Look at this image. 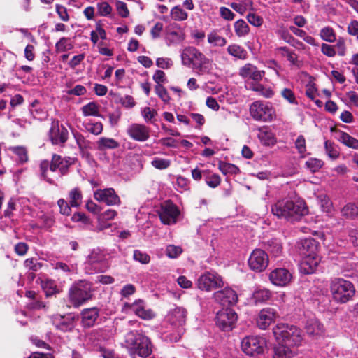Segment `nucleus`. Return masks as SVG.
Masks as SVG:
<instances>
[{
    "label": "nucleus",
    "mask_w": 358,
    "mask_h": 358,
    "mask_svg": "<svg viewBox=\"0 0 358 358\" xmlns=\"http://www.w3.org/2000/svg\"><path fill=\"white\" fill-rule=\"evenodd\" d=\"M75 163V158L64 157L54 154L51 162L43 160L40 164L41 178L47 182L55 185V172L59 171V176L62 177L68 174L69 168Z\"/></svg>",
    "instance_id": "1"
},
{
    "label": "nucleus",
    "mask_w": 358,
    "mask_h": 358,
    "mask_svg": "<svg viewBox=\"0 0 358 358\" xmlns=\"http://www.w3.org/2000/svg\"><path fill=\"white\" fill-rule=\"evenodd\" d=\"M271 212L278 218L294 222L306 215L308 210L303 201L285 198L278 200L271 206Z\"/></svg>",
    "instance_id": "2"
},
{
    "label": "nucleus",
    "mask_w": 358,
    "mask_h": 358,
    "mask_svg": "<svg viewBox=\"0 0 358 358\" xmlns=\"http://www.w3.org/2000/svg\"><path fill=\"white\" fill-rule=\"evenodd\" d=\"M180 57L182 65L192 68L199 74L208 73L211 69V61L194 47L184 48Z\"/></svg>",
    "instance_id": "3"
},
{
    "label": "nucleus",
    "mask_w": 358,
    "mask_h": 358,
    "mask_svg": "<svg viewBox=\"0 0 358 358\" xmlns=\"http://www.w3.org/2000/svg\"><path fill=\"white\" fill-rule=\"evenodd\" d=\"M125 343L133 358L148 357L152 352L150 339L141 332L131 331L125 336Z\"/></svg>",
    "instance_id": "4"
},
{
    "label": "nucleus",
    "mask_w": 358,
    "mask_h": 358,
    "mask_svg": "<svg viewBox=\"0 0 358 358\" xmlns=\"http://www.w3.org/2000/svg\"><path fill=\"white\" fill-rule=\"evenodd\" d=\"M187 310L182 307H175L171 309L164 318V322L169 324L174 334L165 335L166 340L170 342H177L183 332L182 326L186 322Z\"/></svg>",
    "instance_id": "5"
},
{
    "label": "nucleus",
    "mask_w": 358,
    "mask_h": 358,
    "mask_svg": "<svg viewBox=\"0 0 358 358\" xmlns=\"http://www.w3.org/2000/svg\"><path fill=\"white\" fill-rule=\"evenodd\" d=\"M330 292L335 301L345 303L352 300L355 294V288L351 282L338 278L331 280Z\"/></svg>",
    "instance_id": "6"
},
{
    "label": "nucleus",
    "mask_w": 358,
    "mask_h": 358,
    "mask_svg": "<svg viewBox=\"0 0 358 358\" xmlns=\"http://www.w3.org/2000/svg\"><path fill=\"white\" fill-rule=\"evenodd\" d=\"M273 334L278 342H282L292 347L300 345L303 340L301 331L296 326L287 324H278L273 329Z\"/></svg>",
    "instance_id": "7"
},
{
    "label": "nucleus",
    "mask_w": 358,
    "mask_h": 358,
    "mask_svg": "<svg viewBox=\"0 0 358 358\" xmlns=\"http://www.w3.org/2000/svg\"><path fill=\"white\" fill-rule=\"evenodd\" d=\"M92 296L90 282L81 280L74 283L69 290V299L73 306L78 308Z\"/></svg>",
    "instance_id": "8"
},
{
    "label": "nucleus",
    "mask_w": 358,
    "mask_h": 358,
    "mask_svg": "<svg viewBox=\"0 0 358 358\" xmlns=\"http://www.w3.org/2000/svg\"><path fill=\"white\" fill-rule=\"evenodd\" d=\"M85 264L86 268L90 273H103L110 267L107 255L99 248L90 251L87 257Z\"/></svg>",
    "instance_id": "9"
},
{
    "label": "nucleus",
    "mask_w": 358,
    "mask_h": 358,
    "mask_svg": "<svg viewBox=\"0 0 358 358\" xmlns=\"http://www.w3.org/2000/svg\"><path fill=\"white\" fill-rule=\"evenodd\" d=\"M252 117L256 120L271 122L275 118V110L268 102L255 101L250 107Z\"/></svg>",
    "instance_id": "10"
},
{
    "label": "nucleus",
    "mask_w": 358,
    "mask_h": 358,
    "mask_svg": "<svg viewBox=\"0 0 358 358\" xmlns=\"http://www.w3.org/2000/svg\"><path fill=\"white\" fill-rule=\"evenodd\" d=\"M196 285L199 289L209 292L222 287L224 281L217 273L206 271L198 278Z\"/></svg>",
    "instance_id": "11"
},
{
    "label": "nucleus",
    "mask_w": 358,
    "mask_h": 358,
    "mask_svg": "<svg viewBox=\"0 0 358 358\" xmlns=\"http://www.w3.org/2000/svg\"><path fill=\"white\" fill-rule=\"evenodd\" d=\"M238 320L236 313L231 308H222L217 313L215 324L223 331H231Z\"/></svg>",
    "instance_id": "12"
},
{
    "label": "nucleus",
    "mask_w": 358,
    "mask_h": 358,
    "mask_svg": "<svg viewBox=\"0 0 358 358\" xmlns=\"http://www.w3.org/2000/svg\"><path fill=\"white\" fill-rule=\"evenodd\" d=\"M266 345V340L263 337L249 336L242 340L241 348L246 355L255 356L262 353Z\"/></svg>",
    "instance_id": "13"
},
{
    "label": "nucleus",
    "mask_w": 358,
    "mask_h": 358,
    "mask_svg": "<svg viewBox=\"0 0 358 358\" xmlns=\"http://www.w3.org/2000/svg\"><path fill=\"white\" fill-rule=\"evenodd\" d=\"M157 213L164 224L171 225L176 223L180 213L177 206L168 200L161 204Z\"/></svg>",
    "instance_id": "14"
},
{
    "label": "nucleus",
    "mask_w": 358,
    "mask_h": 358,
    "mask_svg": "<svg viewBox=\"0 0 358 358\" xmlns=\"http://www.w3.org/2000/svg\"><path fill=\"white\" fill-rule=\"evenodd\" d=\"M268 262V256L265 251L255 249L249 257L248 266L255 272H262L267 268Z\"/></svg>",
    "instance_id": "15"
},
{
    "label": "nucleus",
    "mask_w": 358,
    "mask_h": 358,
    "mask_svg": "<svg viewBox=\"0 0 358 358\" xmlns=\"http://www.w3.org/2000/svg\"><path fill=\"white\" fill-rule=\"evenodd\" d=\"M213 296L215 301L222 306H234L238 302L236 292L229 287L215 292Z\"/></svg>",
    "instance_id": "16"
},
{
    "label": "nucleus",
    "mask_w": 358,
    "mask_h": 358,
    "mask_svg": "<svg viewBox=\"0 0 358 358\" xmlns=\"http://www.w3.org/2000/svg\"><path fill=\"white\" fill-rule=\"evenodd\" d=\"M127 134L134 141L145 142L150 136V129L143 124L132 123L128 126Z\"/></svg>",
    "instance_id": "17"
},
{
    "label": "nucleus",
    "mask_w": 358,
    "mask_h": 358,
    "mask_svg": "<svg viewBox=\"0 0 358 358\" xmlns=\"http://www.w3.org/2000/svg\"><path fill=\"white\" fill-rule=\"evenodd\" d=\"M124 307L129 308L136 316L145 320H152L155 317L154 311L142 299H137L132 303H126Z\"/></svg>",
    "instance_id": "18"
},
{
    "label": "nucleus",
    "mask_w": 358,
    "mask_h": 358,
    "mask_svg": "<svg viewBox=\"0 0 358 358\" xmlns=\"http://www.w3.org/2000/svg\"><path fill=\"white\" fill-rule=\"evenodd\" d=\"M94 198L107 206L120 204V199L113 188L99 189L94 192Z\"/></svg>",
    "instance_id": "19"
},
{
    "label": "nucleus",
    "mask_w": 358,
    "mask_h": 358,
    "mask_svg": "<svg viewBox=\"0 0 358 358\" xmlns=\"http://www.w3.org/2000/svg\"><path fill=\"white\" fill-rule=\"evenodd\" d=\"M185 39L184 29L179 24H173L167 27L165 40L168 46L179 44Z\"/></svg>",
    "instance_id": "20"
},
{
    "label": "nucleus",
    "mask_w": 358,
    "mask_h": 358,
    "mask_svg": "<svg viewBox=\"0 0 358 358\" xmlns=\"http://www.w3.org/2000/svg\"><path fill=\"white\" fill-rule=\"evenodd\" d=\"M278 317V313L272 308H265L259 313L257 324L261 329H266L271 324L274 323Z\"/></svg>",
    "instance_id": "21"
},
{
    "label": "nucleus",
    "mask_w": 358,
    "mask_h": 358,
    "mask_svg": "<svg viewBox=\"0 0 358 358\" xmlns=\"http://www.w3.org/2000/svg\"><path fill=\"white\" fill-rule=\"evenodd\" d=\"M68 135V130L64 126H59L57 121L52 122L49 131V136L52 144H64L67 141Z\"/></svg>",
    "instance_id": "22"
},
{
    "label": "nucleus",
    "mask_w": 358,
    "mask_h": 358,
    "mask_svg": "<svg viewBox=\"0 0 358 358\" xmlns=\"http://www.w3.org/2000/svg\"><path fill=\"white\" fill-rule=\"evenodd\" d=\"M292 278L291 273L287 269L282 268H276L269 274V280L272 284L280 287L288 285Z\"/></svg>",
    "instance_id": "23"
},
{
    "label": "nucleus",
    "mask_w": 358,
    "mask_h": 358,
    "mask_svg": "<svg viewBox=\"0 0 358 358\" xmlns=\"http://www.w3.org/2000/svg\"><path fill=\"white\" fill-rule=\"evenodd\" d=\"M53 324L55 327L62 331H70L76 326V317L72 314L67 315H55L53 319Z\"/></svg>",
    "instance_id": "24"
},
{
    "label": "nucleus",
    "mask_w": 358,
    "mask_h": 358,
    "mask_svg": "<svg viewBox=\"0 0 358 358\" xmlns=\"http://www.w3.org/2000/svg\"><path fill=\"white\" fill-rule=\"evenodd\" d=\"M240 75L243 78L252 80L258 83L264 76L265 71L259 70L255 66L248 63L240 69Z\"/></svg>",
    "instance_id": "25"
},
{
    "label": "nucleus",
    "mask_w": 358,
    "mask_h": 358,
    "mask_svg": "<svg viewBox=\"0 0 358 358\" xmlns=\"http://www.w3.org/2000/svg\"><path fill=\"white\" fill-rule=\"evenodd\" d=\"M297 247L302 257L317 254L318 243L312 238L301 239L297 243Z\"/></svg>",
    "instance_id": "26"
},
{
    "label": "nucleus",
    "mask_w": 358,
    "mask_h": 358,
    "mask_svg": "<svg viewBox=\"0 0 358 358\" xmlns=\"http://www.w3.org/2000/svg\"><path fill=\"white\" fill-rule=\"evenodd\" d=\"M320 262V258L317 254L303 257L300 264L301 272L307 275L313 273L316 271Z\"/></svg>",
    "instance_id": "27"
},
{
    "label": "nucleus",
    "mask_w": 358,
    "mask_h": 358,
    "mask_svg": "<svg viewBox=\"0 0 358 358\" xmlns=\"http://www.w3.org/2000/svg\"><path fill=\"white\" fill-rule=\"evenodd\" d=\"M297 353L296 348L282 342H278L274 347L273 358H293Z\"/></svg>",
    "instance_id": "28"
},
{
    "label": "nucleus",
    "mask_w": 358,
    "mask_h": 358,
    "mask_svg": "<svg viewBox=\"0 0 358 358\" xmlns=\"http://www.w3.org/2000/svg\"><path fill=\"white\" fill-rule=\"evenodd\" d=\"M80 315L83 326L90 328L94 325L99 314L96 308H90L83 310Z\"/></svg>",
    "instance_id": "29"
},
{
    "label": "nucleus",
    "mask_w": 358,
    "mask_h": 358,
    "mask_svg": "<svg viewBox=\"0 0 358 358\" xmlns=\"http://www.w3.org/2000/svg\"><path fill=\"white\" fill-rule=\"evenodd\" d=\"M257 136L264 145L273 146L276 143L274 134L268 127L259 128Z\"/></svg>",
    "instance_id": "30"
},
{
    "label": "nucleus",
    "mask_w": 358,
    "mask_h": 358,
    "mask_svg": "<svg viewBox=\"0 0 358 358\" xmlns=\"http://www.w3.org/2000/svg\"><path fill=\"white\" fill-rule=\"evenodd\" d=\"M306 333L311 336H321L324 333L323 325L315 318L309 319L306 324Z\"/></svg>",
    "instance_id": "31"
},
{
    "label": "nucleus",
    "mask_w": 358,
    "mask_h": 358,
    "mask_svg": "<svg viewBox=\"0 0 358 358\" xmlns=\"http://www.w3.org/2000/svg\"><path fill=\"white\" fill-rule=\"evenodd\" d=\"M227 51L229 55L236 59L244 60L248 57V52L243 47L238 44L229 45L227 48Z\"/></svg>",
    "instance_id": "32"
},
{
    "label": "nucleus",
    "mask_w": 358,
    "mask_h": 358,
    "mask_svg": "<svg viewBox=\"0 0 358 358\" xmlns=\"http://www.w3.org/2000/svg\"><path fill=\"white\" fill-rule=\"evenodd\" d=\"M118 147L119 143L112 138L101 137L96 141V149L100 151L115 149Z\"/></svg>",
    "instance_id": "33"
},
{
    "label": "nucleus",
    "mask_w": 358,
    "mask_h": 358,
    "mask_svg": "<svg viewBox=\"0 0 358 358\" xmlns=\"http://www.w3.org/2000/svg\"><path fill=\"white\" fill-rule=\"evenodd\" d=\"M342 216L347 219H355L358 216V205L355 203H348L341 210Z\"/></svg>",
    "instance_id": "34"
},
{
    "label": "nucleus",
    "mask_w": 358,
    "mask_h": 358,
    "mask_svg": "<svg viewBox=\"0 0 358 358\" xmlns=\"http://www.w3.org/2000/svg\"><path fill=\"white\" fill-rule=\"evenodd\" d=\"M82 192L78 187L73 188L69 192V201L71 207H79L82 203Z\"/></svg>",
    "instance_id": "35"
},
{
    "label": "nucleus",
    "mask_w": 358,
    "mask_h": 358,
    "mask_svg": "<svg viewBox=\"0 0 358 358\" xmlns=\"http://www.w3.org/2000/svg\"><path fill=\"white\" fill-rule=\"evenodd\" d=\"M271 296V292L266 288H258L252 294V299L256 303H264Z\"/></svg>",
    "instance_id": "36"
},
{
    "label": "nucleus",
    "mask_w": 358,
    "mask_h": 358,
    "mask_svg": "<svg viewBox=\"0 0 358 358\" xmlns=\"http://www.w3.org/2000/svg\"><path fill=\"white\" fill-rule=\"evenodd\" d=\"M338 140L345 145L354 149H358V140L350 136L348 134L340 131L338 134Z\"/></svg>",
    "instance_id": "37"
},
{
    "label": "nucleus",
    "mask_w": 358,
    "mask_h": 358,
    "mask_svg": "<svg viewBox=\"0 0 358 358\" xmlns=\"http://www.w3.org/2000/svg\"><path fill=\"white\" fill-rule=\"evenodd\" d=\"M83 125L88 132L94 135H99L103 131V124L100 122L85 120Z\"/></svg>",
    "instance_id": "38"
},
{
    "label": "nucleus",
    "mask_w": 358,
    "mask_h": 358,
    "mask_svg": "<svg viewBox=\"0 0 358 358\" xmlns=\"http://www.w3.org/2000/svg\"><path fill=\"white\" fill-rule=\"evenodd\" d=\"M81 111L85 117L88 116H99V105L94 101L88 103L81 108Z\"/></svg>",
    "instance_id": "39"
},
{
    "label": "nucleus",
    "mask_w": 358,
    "mask_h": 358,
    "mask_svg": "<svg viewBox=\"0 0 358 358\" xmlns=\"http://www.w3.org/2000/svg\"><path fill=\"white\" fill-rule=\"evenodd\" d=\"M116 215L117 212L113 209H108L103 213H101L99 216V222L100 228L103 229L109 227L110 225L106 224H105V222L106 221L113 220Z\"/></svg>",
    "instance_id": "40"
},
{
    "label": "nucleus",
    "mask_w": 358,
    "mask_h": 358,
    "mask_svg": "<svg viewBox=\"0 0 358 358\" xmlns=\"http://www.w3.org/2000/svg\"><path fill=\"white\" fill-rule=\"evenodd\" d=\"M251 90L258 92L260 95L265 98H271L274 96L275 93L271 87H266L259 83L252 84Z\"/></svg>",
    "instance_id": "41"
},
{
    "label": "nucleus",
    "mask_w": 358,
    "mask_h": 358,
    "mask_svg": "<svg viewBox=\"0 0 358 358\" xmlns=\"http://www.w3.org/2000/svg\"><path fill=\"white\" fill-rule=\"evenodd\" d=\"M8 150L11 151L17 156L18 162L21 164L28 161L27 150L24 146H11L8 148Z\"/></svg>",
    "instance_id": "42"
},
{
    "label": "nucleus",
    "mask_w": 358,
    "mask_h": 358,
    "mask_svg": "<svg viewBox=\"0 0 358 358\" xmlns=\"http://www.w3.org/2000/svg\"><path fill=\"white\" fill-rule=\"evenodd\" d=\"M234 31L237 36L243 37L248 34L250 28L243 20H238L234 23Z\"/></svg>",
    "instance_id": "43"
},
{
    "label": "nucleus",
    "mask_w": 358,
    "mask_h": 358,
    "mask_svg": "<svg viewBox=\"0 0 358 358\" xmlns=\"http://www.w3.org/2000/svg\"><path fill=\"white\" fill-rule=\"evenodd\" d=\"M73 44L69 38L62 37L55 44L57 52H62L71 50Z\"/></svg>",
    "instance_id": "44"
},
{
    "label": "nucleus",
    "mask_w": 358,
    "mask_h": 358,
    "mask_svg": "<svg viewBox=\"0 0 358 358\" xmlns=\"http://www.w3.org/2000/svg\"><path fill=\"white\" fill-rule=\"evenodd\" d=\"M320 38L327 42L333 43L336 41V33L334 29L327 26L323 27L320 32Z\"/></svg>",
    "instance_id": "45"
},
{
    "label": "nucleus",
    "mask_w": 358,
    "mask_h": 358,
    "mask_svg": "<svg viewBox=\"0 0 358 358\" xmlns=\"http://www.w3.org/2000/svg\"><path fill=\"white\" fill-rule=\"evenodd\" d=\"M323 165L322 160L315 157L309 158L305 163L306 167L312 173L317 172Z\"/></svg>",
    "instance_id": "46"
},
{
    "label": "nucleus",
    "mask_w": 358,
    "mask_h": 358,
    "mask_svg": "<svg viewBox=\"0 0 358 358\" xmlns=\"http://www.w3.org/2000/svg\"><path fill=\"white\" fill-rule=\"evenodd\" d=\"M208 42L213 46L222 47L226 45L227 40L217 33L211 32L208 35Z\"/></svg>",
    "instance_id": "47"
},
{
    "label": "nucleus",
    "mask_w": 358,
    "mask_h": 358,
    "mask_svg": "<svg viewBox=\"0 0 358 358\" xmlns=\"http://www.w3.org/2000/svg\"><path fill=\"white\" fill-rule=\"evenodd\" d=\"M150 164L157 169L165 170L171 166V162L169 159L155 157L152 159Z\"/></svg>",
    "instance_id": "48"
},
{
    "label": "nucleus",
    "mask_w": 358,
    "mask_h": 358,
    "mask_svg": "<svg viewBox=\"0 0 358 358\" xmlns=\"http://www.w3.org/2000/svg\"><path fill=\"white\" fill-rule=\"evenodd\" d=\"M268 250L275 257H278L282 252V245L279 240L272 239L268 242Z\"/></svg>",
    "instance_id": "49"
},
{
    "label": "nucleus",
    "mask_w": 358,
    "mask_h": 358,
    "mask_svg": "<svg viewBox=\"0 0 358 358\" xmlns=\"http://www.w3.org/2000/svg\"><path fill=\"white\" fill-rule=\"evenodd\" d=\"M171 16L176 21H184L187 19L188 14L182 8L176 6L171 10Z\"/></svg>",
    "instance_id": "50"
},
{
    "label": "nucleus",
    "mask_w": 358,
    "mask_h": 358,
    "mask_svg": "<svg viewBox=\"0 0 358 358\" xmlns=\"http://www.w3.org/2000/svg\"><path fill=\"white\" fill-rule=\"evenodd\" d=\"M157 115V111L150 107H145L141 109V115L147 123H154Z\"/></svg>",
    "instance_id": "51"
},
{
    "label": "nucleus",
    "mask_w": 358,
    "mask_h": 358,
    "mask_svg": "<svg viewBox=\"0 0 358 358\" xmlns=\"http://www.w3.org/2000/svg\"><path fill=\"white\" fill-rule=\"evenodd\" d=\"M24 265L26 268L36 272L39 271L43 264L37 258L32 257L27 259L24 262Z\"/></svg>",
    "instance_id": "52"
},
{
    "label": "nucleus",
    "mask_w": 358,
    "mask_h": 358,
    "mask_svg": "<svg viewBox=\"0 0 358 358\" xmlns=\"http://www.w3.org/2000/svg\"><path fill=\"white\" fill-rule=\"evenodd\" d=\"M280 94L282 97L286 100L289 103L292 105H298V101L296 100V96L290 88L285 87L283 88Z\"/></svg>",
    "instance_id": "53"
},
{
    "label": "nucleus",
    "mask_w": 358,
    "mask_h": 358,
    "mask_svg": "<svg viewBox=\"0 0 358 358\" xmlns=\"http://www.w3.org/2000/svg\"><path fill=\"white\" fill-rule=\"evenodd\" d=\"M319 199L322 210L331 214L333 210V204L330 199L327 195H321Z\"/></svg>",
    "instance_id": "54"
},
{
    "label": "nucleus",
    "mask_w": 358,
    "mask_h": 358,
    "mask_svg": "<svg viewBox=\"0 0 358 358\" xmlns=\"http://www.w3.org/2000/svg\"><path fill=\"white\" fill-rule=\"evenodd\" d=\"M182 252V249L179 245H168L165 250L166 256L171 259L177 258Z\"/></svg>",
    "instance_id": "55"
},
{
    "label": "nucleus",
    "mask_w": 358,
    "mask_h": 358,
    "mask_svg": "<svg viewBox=\"0 0 358 358\" xmlns=\"http://www.w3.org/2000/svg\"><path fill=\"white\" fill-rule=\"evenodd\" d=\"M219 169L220 171L224 175L236 174L238 172V168L236 166L229 163H220Z\"/></svg>",
    "instance_id": "56"
},
{
    "label": "nucleus",
    "mask_w": 358,
    "mask_h": 358,
    "mask_svg": "<svg viewBox=\"0 0 358 358\" xmlns=\"http://www.w3.org/2000/svg\"><path fill=\"white\" fill-rule=\"evenodd\" d=\"M206 183L211 188H215L220 185L221 179L219 175L215 173L205 176Z\"/></svg>",
    "instance_id": "57"
},
{
    "label": "nucleus",
    "mask_w": 358,
    "mask_h": 358,
    "mask_svg": "<svg viewBox=\"0 0 358 358\" xmlns=\"http://www.w3.org/2000/svg\"><path fill=\"white\" fill-rule=\"evenodd\" d=\"M133 257L135 261L143 264H147L150 261V257L149 255L138 250L134 251Z\"/></svg>",
    "instance_id": "58"
},
{
    "label": "nucleus",
    "mask_w": 358,
    "mask_h": 358,
    "mask_svg": "<svg viewBox=\"0 0 358 358\" xmlns=\"http://www.w3.org/2000/svg\"><path fill=\"white\" fill-rule=\"evenodd\" d=\"M39 221L41 222L40 227L49 229L55 223L53 217L49 214H43L39 217Z\"/></svg>",
    "instance_id": "59"
},
{
    "label": "nucleus",
    "mask_w": 358,
    "mask_h": 358,
    "mask_svg": "<svg viewBox=\"0 0 358 358\" xmlns=\"http://www.w3.org/2000/svg\"><path fill=\"white\" fill-rule=\"evenodd\" d=\"M324 148L326 153L331 159H335L338 157L339 152L335 148L334 145L330 141H326L324 142Z\"/></svg>",
    "instance_id": "60"
},
{
    "label": "nucleus",
    "mask_w": 358,
    "mask_h": 358,
    "mask_svg": "<svg viewBox=\"0 0 358 358\" xmlns=\"http://www.w3.org/2000/svg\"><path fill=\"white\" fill-rule=\"evenodd\" d=\"M335 50L336 49V52L338 55L341 57H343L346 55L347 52V48L345 45V40L343 37H339L336 43L334 45Z\"/></svg>",
    "instance_id": "61"
},
{
    "label": "nucleus",
    "mask_w": 358,
    "mask_h": 358,
    "mask_svg": "<svg viewBox=\"0 0 358 358\" xmlns=\"http://www.w3.org/2000/svg\"><path fill=\"white\" fill-rule=\"evenodd\" d=\"M42 287L44 289L47 296H52L57 292V289L54 282L52 280H47L43 282L42 284Z\"/></svg>",
    "instance_id": "62"
},
{
    "label": "nucleus",
    "mask_w": 358,
    "mask_h": 358,
    "mask_svg": "<svg viewBox=\"0 0 358 358\" xmlns=\"http://www.w3.org/2000/svg\"><path fill=\"white\" fill-rule=\"evenodd\" d=\"M52 267L54 269L64 273H71L73 272V266H69L66 263L58 262L52 264Z\"/></svg>",
    "instance_id": "63"
},
{
    "label": "nucleus",
    "mask_w": 358,
    "mask_h": 358,
    "mask_svg": "<svg viewBox=\"0 0 358 358\" xmlns=\"http://www.w3.org/2000/svg\"><path fill=\"white\" fill-rule=\"evenodd\" d=\"M117 102L120 103L122 106L127 108H131L135 106V101L131 96L126 95L124 96H120Z\"/></svg>",
    "instance_id": "64"
}]
</instances>
